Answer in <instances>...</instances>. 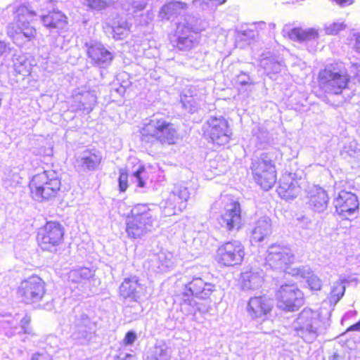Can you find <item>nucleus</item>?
<instances>
[{"instance_id":"obj_1","label":"nucleus","mask_w":360,"mask_h":360,"mask_svg":"<svg viewBox=\"0 0 360 360\" xmlns=\"http://www.w3.org/2000/svg\"><path fill=\"white\" fill-rule=\"evenodd\" d=\"M140 139L146 144L176 145L180 136L174 124L164 117L153 115L139 130Z\"/></svg>"},{"instance_id":"obj_2","label":"nucleus","mask_w":360,"mask_h":360,"mask_svg":"<svg viewBox=\"0 0 360 360\" xmlns=\"http://www.w3.org/2000/svg\"><path fill=\"white\" fill-rule=\"evenodd\" d=\"M340 65L341 63L337 62L319 70L317 83L319 87L325 93L340 95L349 88L351 77L347 70Z\"/></svg>"},{"instance_id":"obj_3","label":"nucleus","mask_w":360,"mask_h":360,"mask_svg":"<svg viewBox=\"0 0 360 360\" xmlns=\"http://www.w3.org/2000/svg\"><path fill=\"white\" fill-rule=\"evenodd\" d=\"M328 324L323 320L318 311L304 308L292 323L297 336L305 342L311 343L325 333Z\"/></svg>"},{"instance_id":"obj_4","label":"nucleus","mask_w":360,"mask_h":360,"mask_svg":"<svg viewBox=\"0 0 360 360\" xmlns=\"http://www.w3.org/2000/svg\"><path fill=\"white\" fill-rule=\"evenodd\" d=\"M28 187L30 195L39 201H46L56 198L62 188L60 179L52 171H44L34 175Z\"/></svg>"},{"instance_id":"obj_5","label":"nucleus","mask_w":360,"mask_h":360,"mask_svg":"<svg viewBox=\"0 0 360 360\" xmlns=\"http://www.w3.org/2000/svg\"><path fill=\"white\" fill-rule=\"evenodd\" d=\"M37 13L25 5L16 8L14 12V18L16 26L11 23L6 28L8 36L16 43L18 37L22 34L28 40H32L37 36V29L32 25Z\"/></svg>"},{"instance_id":"obj_6","label":"nucleus","mask_w":360,"mask_h":360,"mask_svg":"<svg viewBox=\"0 0 360 360\" xmlns=\"http://www.w3.org/2000/svg\"><path fill=\"white\" fill-rule=\"evenodd\" d=\"M250 170L255 182L264 191L271 189L277 181L276 164L269 153L252 160Z\"/></svg>"},{"instance_id":"obj_7","label":"nucleus","mask_w":360,"mask_h":360,"mask_svg":"<svg viewBox=\"0 0 360 360\" xmlns=\"http://www.w3.org/2000/svg\"><path fill=\"white\" fill-rule=\"evenodd\" d=\"M72 338L78 343H88L94 336L96 325L79 306L75 307L69 317Z\"/></svg>"},{"instance_id":"obj_8","label":"nucleus","mask_w":360,"mask_h":360,"mask_svg":"<svg viewBox=\"0 0 360 360\" xmlns=\"http://www.w3.org/2000/svg\"><path fill=\"white\" fill-rule=\"evenodd\" d=\"M202 134L215 148L224 149L231 140L232 131L225 117L212 116L205 122Z\"/></svg>"},{"instance_id":"obj_9","label":"nucleus","mask_w":360,"mask_h":360,"mask_svg":"<svg viewBox=\"0 0 360 360\" xmlns=\"http://www.w3.org/2000/svg\"><path fill=\"white\" fill-rule=\"evenodd\" d=\"M295 255L288 245L275 243L271 245L265 257L266 264L270 268L285 271L294 261Z\"/></svg>"},{"instance_id":"obj_10","label":"nucleus","mask_w":360,"mask_h":360,"mask_svg":"<svg viewBox=\"0 0 360 360\" xmlns=\"http://www.w3.org/2000/svg\"><path fill=\"white\" fill-rule=\"evenodd\" d=\"M214 290V284L205 282L200 278H195L185 285V290L181 294V304L193 309L197 304L193 297L207 299Z\"/></svg>"},{"instance_id":"obj_11","label":"nucleus","mask_w":360,"mask_h":360,"mask_svg":"<svg viewBox=\"0 0 360 360\" xmlns=\"http://www.w3.org/2000/svg\"><path fill=\"white\" fill-rule=\"evenodd\" d=\"M45 292L44 281L37 276H32L20 283L17 294L22 302L32 304L39 302Z\"/></svg>"},{"instance_id":"obj_12","label":"nucleus","mask_w":360,"mask_h":360,"mask_svg":"<svg viewBox=\"0 0 360 360\" xmlns=\"http://www.w3.org/2000/svg\"><path fill=\"white\" fill-rule=\"evenodd\" d=\"M244 256L243 245L238 240H233L224 243L218 248L216 261L221 266H233L240 264Z\"/></svg>"},{"instance_id":"obj_13","label":"nucleus","mask_w":360,"mask_h":360,"mask_svg":"<svg viewBox=\"0 0 360 360\" xmlns=\"http://www.w3.org/2000/svg\"><path fill=\"white\" fill-rule=\"evenodd\" d=\"M276 296L278 307L283 310L293 311L304 304V295L295 284L282 285Z\"/></svg>"},{"instance_id":"obj_14","label":"nucleus","mask_w":360,"mask_h":360,"mask_svg":"<svg viewBox=\"0 0 360 360\" xmlns=\"http://www.w3.org/2000/svg\"><path fill=\"white\" fill-rule=\"evenodd\" d=\"M335 212L343 219L359 211V200L356 194L345 190L340 191L334 198Z\"/></svg>"},{"instance_id":"obj_15","label":"nucleus","mask_w":360,"mask_h":360,"mask_svg":"<svg viewBox=\"0 0 360 360\" xmlns=\"http://www.w3.org/2000/svg\"><path fill=\"white\" fill-rule=\"evenodd\" d=\"M273 305L272 300L266 295L254 296L248 300L246 311L251 320L262 323L267 319Z\"/></svg>"},{"instance_id":"obj_16","label":"nucleus","mask_w":360,"mask_h":360,"mask_svg":"<svg viewBox=\"0 0 360 360\" xmlns=\"http://www.w3.org/2000/svg\"><path fill=\"white\" fill-rule=\"evenodd\" d=\"M63 234L62 226H41L37 236L39 245L44 250L55 252L56 246L62 242Z\"/></svg>"},{"instance_id":"obj_17","label":"nucleus","mask_w":360,"mask_h":360,"mask_svg":"<svg viewBox=\"0 0 360 360\" xmlns=\"http://www.w3.org/2000/svg\"><path fill=\"white\" fill-rule=\"evenodd\" d=\"M308 207L315 212H323L327 210L330 196L328 192L319 186H314L307 193Z\"/></svg>"},{"instance_id":"obj_18","label":"nucleus","mask_w":360,"mask_h":360,"mask_svg":"<svg viewBox=\"0 0 360 360\" xmlns=\"http://www.w3.org/2000/svg\"><path fill=\"white\" fill-rule=\"evenodd\" d=\"M151 273H163L173 266L172 254L161 252L152 255L143 264Z\"/></svg>"},{"instance_id":"obj_19","label":"nucleus","mask_w":360,"mask_h":360,"mask_svg":"<svg viewBox=\"0 0 360 360\" xmlns=\"http://www.w3.org/2000/svg\"><path fill=\"white\" fill-rule=\"evenodd\" d=\"M300 191V185L298 180L291 174L283 176L277 188L278 195L285 200L295 198Z\"/></svg>"},{"instance_id":"obj_20","label":"nucleus","mask_w":360,"mask_h":360,"mask_svg":"<svg viewBox=\"0 0 360 360\" xmlns=\"http://www.w3.org/2000/svg\"><path fill=\"white\" fill-rule=\"evenodd\" d=\"M44 27L49 30H63L68 24V17L58 10H52L41 16Z\"/></svg>"},{"instance_id":"obj_21","label":"nucleus","mask_w":360,"mask_h":360,"mask_svg":"<svg viewBox=\"0 0 360 360\" xmlns=\"http://www.w3.org/2000/svg\"><path fill=\"white\" fill-rule=\"evenodd\" d=\"M172 347L163 340H158L146 352L143 360H170Z\"/></svg>"},{"instance_id":"obj_22","label":"nucleus","mask_w":360,"mask_h":360,"mask_svg":"<svg viewBox=\"0 0 360 360\" xmlns=\"http://www.w3.org/2000/svg\"><path fill=\"white\" fill-rule=\"evenodd\" d=\"M86 53L92 63L98 66L109 64L113 59L112 53L101 44L90 45Z\"/></svg>"},{"instance_id":"obj_23","label":"nucleus","mask_w":360,"mask_h":360,"mask_svg":"<svg viewBox=\"0 0 360 360\" xmlns=\"http://www.w3.org/2000/svg\"><path fill=\"white\" fill-rule=\"evenodd\" d=\"M264 282V273L262 270L243 272L241 274V285L244 290H257Z\"/></svg>"},{"instance_id":"obj_24","label":"nucleus","mask_w":360,"mask_h":360,"mask_svg":"<svg viewBox=\"0 0 360 360\" xmlns=\"http://www.w3.org/2000/svg\"><path fill=\"white\" fill-rule=\"evenodd\" d=\"M141 288L136 277L127 278L120 286V294L124 298H131L134 302H136L141 297Z\"/></svg>"},{"instance_id":"obj_25","label":"nucleus","mask_w":360,"mask_h":360,"mask_svg":"<svg viewBox=\"0 0 360 360\" xmlns=\"http://www.w3.org/2000/svg\"><path fill=\"white\" fill-rule=\"evenodd\" d=\"M283 37L292 41L304 42L318 37V32L314 28L303 30L301 27H293L283 31Z\"/></svg>"},{"instance_id":"obj_26","label":"nucleus","mask_w":360,"mask_h":360,"mask_svg":"<svg viewBox=\"0 0 360 360\" xmlns=\"http://www.w3.org/2000/svg\"><path fill=\"white\" fill-rule=\"evenodd\" d=\"M221 219L226 225H238L243 221L241 206L239 202L233 201L231 207L221 215Z\"/></svg>"},{"instance_id":"obj_27","label":"nucleus","mask_w":360,"mask_h":360,"mask_svg":"<svg viewBox=\"0 0 360 360\" xmlns=\"http://www.w3.org/2000/svg\"><path fill=\"white\" fill-rule=\"evenodd\" d=\"M94 271L89 268L82 267L71 270L68 278L72 283L84 285L87 282H90L91 279L94 278Z\"/></svg>"},{"instance_id":"obj_28","label":"nucleus","mask_w":360,"mask_h":360,"mask_svg":"<svg viewBox=\"0 0 360 360\" xmlns=\"http://www.w3.org/2000/svg\"><path fill=\"white\" fill-rule=\"evenodd\" d=\"M309 270L308 266H301L296 269L295 274L307 278V283L311 290H320L322 287L321 280L316 275H310Z\"/></svg>"},{"instance_id":"obj_29","label":"nucleus","mask_w":360,"mask_h":360,"mask_svg":"<svg viewBox=\"0 0 360 360\" xmlns=\"http://www.w3.org/2000/svg\"><path fill=\"white\" fill-rule=\"evenodd\" d=\"M188 4L182 1H172L165 4L161 8L160 13L163 14V18H168L169 15L176 13L180 11L186 10Z\"/></svg>"},{"instance_id":"obj_30","label":"nucleus","mask_w":360,"mask_h":360,"mask_svg":"<svg viewBox=\"0 0 360 360\" xmlns=\"http://www.w3.org/2000/svg\"><path fill=\"white\" fill-rule=\"evenodd\" d=\"M345 279L340 278L333 283L330 297V303L337 304L344 295L345 292Z\"/></svg>"},{"instance_id":"obj_31","label":"nucleus","mask_w":360,"mask_h":360,"mask_svg":"<svg viewBox=\"0 0 360 360\" xmlns=\"http://www.w3.org/2000/svg\"><path fill=\"white\" fill-rule=\"evenodd\" d=\"M271 233V226H255L251 231L250 242L252 245L262 242Z\"/></svg>"},{"instance_id":"obj_32","label":"nucleus","mask_w":360,"mask_h":360,"mask_svg":"<svg viewBox=\"0 0 360 360\" xmlns=\"http://www.w3.org/2000/svg\"><path fill=\"white\" fill-rule=\"evenodd\" d=\"M130 25L126 21L117 22L112 26V34L115 39H122L130 31Z\"/></svg>"},{"instance_id":"obj_33","label":"nucleus","mask_w":360,"mask_h":360,"mask_svg":"<svg viewBox=\"0 0 360 360\" xmlns=\"http://www.w3.org/2000/svg\"><path fill=\"white\" fill-rule=\"evenodd\" d=\"M17 325L18 322L14 319L3 321L0 322V330L8 338H12L18 335V330L15 329Z\"/></svg>"},{"instance_id":"obj_34","label":"nucleus","mask_w":360,"mask_h":360,"mask_svg":"<svg viewBox=\"0 0 360 360\" xmlns=\"http://www.w3.org/2000/svg\"><path fill=\"white\" fill-rule=\"evenodd\" d=\"M82 165L89 170L96 169L101 162V158L94 153L82 158Z\"/></svg>"},{"instance_id":"obj_35","label":"nucleus","mask_w":360,"mask_h":360,"mask_svg":"<svg viewBox=\"0 0 360 360\" xmlns=\"http://www.w3.org/2000/svg\"><path fill=\"white\" fill-rule=\"evenodd\" d=\"M124 314L129 321L137 319L142 311V307L138 301L134 302L131 306H127L124 309Z\"/></svg>"},{"instance_id":"obj_36","label":"nucleus","mask_w":360,"mask_h":360,"mask_svg":"<svg viewBox=\"0 0 360 360\" xmlns=\"http://www.w3.org/2000/svg\"><path fill=\"white\" fill-rule=\"evenodd\" d=\"M135 207L131 210L132 217L136 219L137 222L140 224H147L149 223V219H150V216L146 210V207Z\"/></svg>"},{"instance_id":"obj_37","label":"nucleus","mask_w":360,"mask_h":360,"mask_svg":"<svg viewBox=\"0 0 360 360\" xmlns=\"http://www.w3.org/2000/svg\"><path fill=\"white\" fill-rule=\"evenodd\" d=\"M127 236L131 238H137L146 233V226H122Z\"/></svg>"},{"instance_id":"obj_38","label":"nucleus","mask_w":360,"mask_h":360,"mask_svg":"<svg viewBox=\"0 0 360 360\" xmlns=\"http://www.w3.org/2000/svg\"><path fill=\"white\" fill-rule=\"evenodd\" d=\"M30 318L27 316H25L21 319L20 326L17 325V327H15V329L18 330V335L19 336H21L23 334L30 335L32 333V328L30 327Z\"/></svg>"},{"instance_id":"obj_39","label":"nucleus","mask_w":360,"mask_h":360,"mask_svg":"<svg viewBox=\"0 0 360 360\" xmlns=\"http://www.w3.org/2000/svg\"><path fill=\"white\" fill-rule=\"evenodd\" d=\"M128 179V172L124 169H120L118 177L119 191L120 193H124L127 190L129 186Z\"/></svg>"},{"instance_id":"obj_40","label":"nucleus","mask_w":360,"mask_h":360,"mask_svg":"<svg viewBox=\"0 0 360 360\" xmlns=\"http://www.w3.org/2000/svg\"><path fill=\"white\" fill-rule=\"evenodd\" d=\"M193 41L188 36L179 37L176 40V46L179 50H186L191 48Z\"/></svg>"},{"instance_id":"obj_41","label":"nucleus","mask_w":360,"mask_h":360,"mask_svg":"<svg viewBox=\"0 0 360 360\" xmlns=\"http://www.w3.org/2000/svg\"><path fill=\"white\" fill-rule=\"evenodd\" d=\"M114 3L113 0H87L89 7L94 9L105 8L108 4Z\"/></svg>"},{"instance_id":"obj_42","label":"nucleus","mask_w":360,"mask_h":360,"mask_svg":"<svg viewBox=\"0 0 360 360\" xmlns=\"http://www.w3.org/2000/svg\"><path fill=\"white\" fill-rule=\"evenodd\" d=\"M137 340V334L134 330H129L126 334L122 341V345L124 347L131 346Z\"/></svg>"},{"instance_id":"obj_43","label":"nucleus","mask_w":360,"mask_h":360,"mask_svg":"<svg viewBox=\"0 0 360 360\" xmlns=\"http://www.w3.org/2000/svg\"><path fill=\"white\" fill-rule=\"evenodd\" d=\"M31 360H53L52 356L46 352L34 354Z\"/></svg>"},{"instance_id":"obj_44","label":"nucleus","mask_w":360,"mask_h":360,"mask_svg":"<svg viewBox=\"0 0 360 360\" xmlns=\"http://www.w3.org/2000/svg\"><path fill=\"white\" fill-rule=\"evenodd\" d=\"M117 359L118 360H136L135 355L124 352H120Z\"/></svg>"},{"instance_id":"obj_45","label":"nucleus","mask_w":360,"mask_h":360,"mask_svg":"<svg viewBox=\"0 0 360 360\" xmlns=\"http://www.w3.org/2000/svg\"><path fill=\"white\" fill-rule=\"evenodd\" d=\"M345 28V25L343 23H333L330 27V31L333 33H336Z\"/></svg>"},{"instance_id":"obj_46","label":"nucleus","mask_w":360,"mask_h":360,"mask_svg":"<svg viewBox=\"0 0 360 360\" xmlns=\"http://www.w3.org/2000/svg\"><path fill=\"white\" fill-rule=\"evenodd\" d=\"M336 4L340 6V7H345L350 6L354 3V0H333Z\"/></svg>"},{"instance_id":"obj_47","label":"nucleus","mask_w":360,"mask_h":360,"mask_svg":"<svg viewBox=\"0 0 360 360\" xmlns=\"http://www.w3.org/2000/svg\"><path fill=\"white\" fill-rule=\"evenodd\" d=\"M9 50L8 45L4 41L0 40V57Z\"/></svg>"},{"instance_id":"obj_48","label":"nucleus","mask_w":360,"mask_h":360,"mask_svg":"<svg viewBox=\"0 0 360 360\" xmlns=\"http://www.w3.org/2000/svg\"><path fill=\"white\" fill-rule=\"evenodd\" d=\"M355 39V48L360 53V33L354 34Z\"/></svg>"},{"instance_id":"obj_49","label":"nucleus","mask_w":360,"mask_h":360,"mask_svg":"<svg viewBox=\"0 0 360 360\" xmlns=\"http://www.w3.org/2000/svg\"><path fill=\"white\" fill-rule=\"evenodd\" d=\"M347 330H349V331H360V321H358L357 323L352 325Z\"/></svg>"},{"instance_id":"obj_50","label":"nucleus","mask_w":360,"mask_h":360,"mask_svg":"<svg viewBox=\"0 0 360 360\" xmlns=\"http://www.w3.org/2000/svg\"><path fill=\"white\" fill-rule=\"evenodd\" d=\"M144 171V167L141 166L133 174L136 179H140L141 174Z\"/></svg>"},{"instance_id":"obj_51","label":"nucleus","mask_w":360,"mask_h":360,"mask_svg":"<svg viewBox=\"0 0 360 360\" xmlns=\"http://www.w3.org/2000/svg\"><path fill=\"white\" fill-rule=\"evenodd\" d=\"M138 180V186L140 187V188H143L145 186V181H143V179H142V177L141 176L140 179H137Z\"/></svg>"},{"instance_id":"obj_52","label":"nucleus","mask_w":360,"mask_h":360,"mask_svg":"<svg viewBox=\"0 0 360 360\" xmlns=\"http://www.w3.org/2000/svg\"><path fill=\"white\" fill-rule=\"evenodd\" d=\"M354 78L357 82L360 84V68L358 69L356 73L355 74Z\"/></svg>"},{"instance_id":"obj_53","label":"nucleus","mask_w":360,"mask_h":360,"mask_svg":"<svg viewBox=\"0 0 360 360\" xmlns=\"http://www.w3.org/2000/svg\"><path fill=\"white\" fill-rule=\"evenodd\" d=\"M330 360H342L341 356L339 354H334L330 358Z\"/></svg>"},{"instance_id":"obj_54","label":"nucleus","mask_w":360,"mask_h":360,"mask_svg":"<svg viewBox=\"0 0 360 360\" xmlns=\"http://www.w3.org/2000/svg\"><path fill=\"white\" fill-rule=\"evenodd\" d=\"M356 314V311H349V312H347L345 315V317H348L349 316H352V315H355Z\"/></svg>"},{"instance_id":"obj_55","label":"nucleus","mask_w":360,"mask_h":360,"mask_svg":"<svg viewBox=\"0 0 360 360\" xmlns=\"http://www.w3.org/2000/svg\"><path fill=\"white\" fill-rule=\"evenodd\" d=\"M198 309L200 311H202V312H203V313H206V312H207V311H208V309H203V310H202V309H201L200 308L198 307Z\"/></svg>"},{"instance_id":"obj_56","label":"nucleus","mask_w":360,"mask_h":360,"mask_svg":"<svg viewBox=\"0 0 360 360\" xmlns=\"http://www.w3.org/2000/svg\"><path fill=\"white\" fill-rule=\"evenodd\" d=\"M248 84V82H240V84L242 85H247Z\"/></svg>"},{"instance_id":"obj_57","label":"nucleus","mask_w":360,"mask_h":360,"mask_svg":"<svg viewBox=\"0 0 360 360\" xmlns=\"http://www.w3.org/2000/svg\"><path fill=\"white\" fill-rule=\"evenodd\" d=\"M21 340H22V342H25V338H21Z\"/></svg>"},{"instance_id":"obj_58","label":"nucleus","mask_w":360,"mask_h":360,"mask_svg":"<svg viewBox=\"0 0 360 360\" xmlns=\"http://www.w3.org/2000/svg\"><path fill=\"white\" fill-rule=\"evenodd\" d=\"M233 227V226H229V230H231Z\"/></svg>"},{"instance_id":"obj_59","label":"nucleus","mask_w":360,"mask_h":360,"mask_svg":"<svg viewBox=\"0 0 360 360\" xmlns=\"http://www.w3.org/2000/svg\"><path fill=\"white\" fill-rule=\"evenodd\" d=\"M189 312H192L193 310L191 309H188Z\"/></svg>"}]
</instances>
